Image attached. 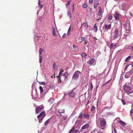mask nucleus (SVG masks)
I'll use <instances>...</instances> for the list:
<instances>
[{"instance_id": "f257e3e1", "label": "nucleus", "mask_w": 133, "mask_h": 133, "mask_svg": "<svg viewBox=\"0 0 133 133\" xmlns=\"http://www.w3.org/2000/svg\"><path fill=\"white\" fill-rule=\"evenodd\" d=\"M124 90L125 92L128 95H130L133 92V86L131 83H126L124 85Z\"/></svg>"}, {"instance_id": "f03ea898", "label": "nucleus", "mask_w": 133, "mask_h": 133, "mask_svg": "<svg viewBox=\"0 0 133 133\" xmlns=\"http://www.w3.org/2000/svg\"><path fill=\"white\" fill-rule=\"evenodd\" d=\"M100 125L102 129H104L106 125V122L105 119H101L100 122Z\"/></svg>"}, {"instance_id": "7ed1b4c3", "label": "nucleus", "mask_w": 133, "mask_h": 133, "mask_svg": "<svg viewBox=\"0 0 133 133\" xmlns=\"http://www.w3.org/2000/svg\"><path fill=\"white\" fill-rule=\"evenodd\" d=\"M44 109V106L43 105H40L39 106H36L35 109L36 113L38 114L41 112Z\"/></svg>"}, {"instance_id": "20e7f679", "label": "nucleus", "mask_w": 133, "mask_h": 133, "mask_svg": "<svg viewBox=\"0 0 133 133\" xmlns=\"http://www.w3.org/2000/svg\"><path fill=\"white\" fill-rule=\"evenodd\" d=\"M81 74V72L78 71H75L73 76L72 79H77Z\"/></svg>"}, {"instance_id": "39448f33", "label": "nucleus", "mask_w": 133, "mask_h": 133, "mask_svg": "<svg viewBox=\"0 0 133 133\" xmlns=\"http://www.w3.org/2000/svg\"><path fill=\"white\" fill-rule=\"evenodd\" d=\"M133 68H131V70L129 71L128 72H127L125 76V78H128L133 73Z\"/></svg>"}, {"instance_id": "423d86ee", "label": "nucleus", "mask_w": 133, "mask_h": 133, "mask_svg": "<svg viewBox=\"0 0 133 133\" xmlns=\"http://www.w3.org/2000/svg\"><path fill=\"white\" fill-rule=\"evenodd\" d=\"M87 63L88 64H90V65H94L96 64L95 59L94 58H92L89 60Z\"/></svg>"}, {"instance_id": "0eeeda50", "label": "nucleus", "mask_w": 133, "mask_h": 133, "mask_svg": "<svg viewBox=\"0 0 133 133\" xmlns=\"http://www.w3.org/2000/svg\"><path fill=\"white\" fill-rule=\"evenodd\" d=\"M118 31L119 30L118 29H116L115 30L114 35V39H116L119 37Z\"/></svg>"}, {"instance_id": "6e6552de", "label": "nucleus", "mask_w": 133, "mask_h": 133, "mask_svg": "<svg viewBox=\"0 0 133 133\" xmlns=\"http://www.w3.org/2000/svg\"><path fill=\"white\" fill-rule=\"evenodd\" d=\"M46 114L44 111H43L40 114L37 116L38 119H39V118H41L43 119L44 118Z\"/></svg>"}, {"instance_id": "1a4fd4ad", "label": "nucleus", "mask_w": 133, "mask_h": 133, "mask_svg": "<svg viewBox=\"0 0 133 133\" xmlns=\"http://www.w3.org/2000/svg\"><path fill=\"white\" fill-rule=\"evenodd\" d=\"M114 16L115 19L117 20H119V17H120L121 15L117 12H116L115 13Z\"/></svg>"}, {"instance_id": "9d476101", "label": "nucleus", "mask_w": 133, "mask_h": 133, "mask_svg": "<svg viewBox=\"0 0 133 133\" xmlns=\"http://www.w3.org/2000/svg\"><path fill=\"white\" fill-rule=\"evenodd\" d=\"M68 73L67 72H66L64 73L63 75H62V77L63 76L64 78L63 80L64 81H66L68 79Z\"/></svg>"}, {"instance_id": "9b49d317", "label": "nucleus", "mask_w": 133, "mask_h": 133, "mask_svg": "<svg viewBox=\"0 0 133 133\" xmlns=\"http://www.w3.org/2000/svg\"><path fill=\"white\" fill-rule=\"evenodd\" d=\"M88 25L87 23H84L81 25V29H82L83 28L84 29H86L88 28Z\"/></svg>"}, {"instance_id": "f8f14e48", "label": "nucleus", "mask_w": 133, "mask_h": 133, "mask_svg": "<svg viewBox=\"0 0 133 133\" xmlns=\"http://www.w3.org/2000/svg\"><path fill=\"white\" fill-rule=\"evenodd\" d=\"M109 24H108L106 23L104 24L105 28V29L107 30L110 29L111 27V24L110 23Z\"/></svg>"}, {"instance_id": "ddd939ff", "label": "nucleus", "mask_w": 133, "mask_h": 133, "mask_svg": "<svg viewBox=\"0 0 133 133\" xmlns=\"http://www.w3.org/2000/svg\"><path fill=\"white\" fill-rule=\"evenodd\" d=\"M63 72V70L62 69H61L60 70V71L59 73V75L58 76V78H59V80H58L59 82H61V77H62V73Z\"/></svg>"}, {"instance_id": "4468645a", "label": "nucleus", "mask_w": 133, "mask_h": 133, "mask_svg": "<svg viewBox=\"0 0 133 133\" xmlns=\"http://www.w3.org/2000/svg\"><path fill=\"white\" fill-rule=\"evenodd\" d=\"M68 94L69 96L72 97H75L76 95L75 93L73 92H71L69 93Z\"/></svg>"}, {"instance_id": "2eb2a0df", "label": "nucleus", "mask_w": 133, "mask_h": 133, "mask_svg": "<svg viewBox=\"0 0 133 133\" xmlns=\"http://www.w3.org/2000/svg\"><path fill=\"white\" fill-rule=\"evenodd\" d=\"M98 9L99 11L98 13V14L99 16H100L101 15L102 9L101 6H99L98 7Z\"/></svg>"}, {"instance_id": "dca6fc26", "label": "nucleus", "mask_w": 133, "mask_h": 133, "mask_svg": "<svg viewBox=\"0 0 133 133\" xmlns=\"http://www.w3.org/2000/svg\"><path fill=\"white\" fill-rule=\"evenodd\" d=\"M83 117L84 118L87 120H88L89 118V115L88 114H83Z\"/></svg>"}, {"instance_id": "f3484780", "label": "nucleus", "mask_w": 133, "mask_h": 133, "mask_svg": "<svg viewBox=\"0 0 133 133\" xmlns=\"http://www.w3.org/2000/svg\"><path fill=\"white\" fill-rule=\"evenodd\" d=\"M89 126V125L88 124H86L84 126H83L82 128V129H86L88 128Z\"/></svg>"}, {"instance_id": "a211bd4d", "label": "nucleus", "mask_w": 133, "mask_h": 133, "mask_svg": "<svg viewBox=\"0 0 133 133\" xmlns=\"http://www.w3.org/2000/svg\"><path fill=\"white\" fill-rule=\"evenodd\" d=\"M95 1L96 2H97L96 4H95L94 5V8L96 9L97 8V6L99 5V4L98 3V0H95Z\"/></svg>"}, {"instance_id": "6ab92c4d", "label": "nucleus", "mask_w": 133, "mask_h": 133, "mask_svg": "<svg viewBox=\"0 0 133 133\" xmlns=\"http://www.w3.org/2000/svg\"><path fill=\"white\" fill-rule=\"evenodd\" d=\"M112 18L113 17L112 16V15L111 14H109L108 16V19L109 21V22H110L111 21L110 20L112 19Z\"/></svg>"}, {"instance_id": "aec40b11", "label": "nucleus", "mask_w": 133, "mask_h": 133, "mask_svg": "<svg viewBox=\"0 0 133 133\" xmlns=\"http://www.w3.org/2000/svg\"><path fill=\"white\" fill-rule=\"evenodd\" d=\"M96 24H95L94 25L93 29L94 31L95 32H96L97 30V26L96 25Z\"/></svg>"}, {"instance_id": "412c9836", "label": "nucleus", "mask_w": 133, "mask_h": 133, "mask_svg": "<svg viewBox=\"0 0 133 133\" xmlns=\"http://www.w3.org/2000/svg\"><path fill=\"white\" fill-rule=\"evenodd\" d=\"M53 69L55 71L57 70V66L56 65L55 63H54L53 65Z\"/></svg>"}, {"instance_id": "4be33fe9", "label": "nucleus", "mask_w": 133, "mask_h": 133, "mask_svg": "<svg viewBox=\"0 0 133 133\" xmlns=\"http://www.w3.org/2000/svg\"><path fill=\"white\" fill-rule=\"evenodd\" d=\"M73 47L74 50L76 51H77L78 50V47L76 46L75 45L73 44Z\"/></svg>"}, {"instance_id": "5701e85b", "label": "nucleus", "mask_w": 133, "mask_h": 133, "mask_svg": "<svg viewBox=\"0 0 133 133\" xmlns=\"http://www.w3.org/2000/svg\"><path fill=\"white\" fill-rule=\"evenodd\" d=\"M83 113L82 112H81L78 116V118L82 119L83 117Z\"/></svg>"}, {"instance_id": "b1692460", "label": "nucleus", "mask_w": 133, "mask_h": 133, "mask_svg": "<svg viewBox=\"0 0 133 133\" xmlns=\"http://www.w3.org/2000/svg\"><path fill=\"white\" fill-rule=\"evenodd\" d=\"M110 81L111 79H110L109 81H108L105 83L103 85H102V87L103 86H105L107 85L108 84V83L110 82Z\"/></svg>"}, {"instance_id": "393cba45", "label": "nucleus", "mask_w": 133, "mask_h": 133, "mask_svg": "<svg viewBox=\"0 0 133 133\" xmlns=\"http://www.w3.org/2000/svg\"><path fill=\"white\" fill-rule=\"evenodd\" d=\"M81 55L82 57H85L87 55L85 52H82Z\"/></svg>"}, {"instance_id": "a878e982", "label": "nucleus", "mask_w": 133, "mask_h": 133, "mask_svg": "<svg viewBox=\"0 0 133 133\" xmlns=\"http://www.w3.org/2000/svg\"><path fill=\"white\" fill-rule=\"evenodd\" d=\"M119 122L123 126L125 124V123L124 122L121 120H120L119 121Z\"/></svg>"}, {"instance_id": "bb28decb", "label": "nucleus", "mask_w": 133, "mask_h": 133, "mask_svg": "<svg viewBox=\"0 0 133 133\" xmlns=\"http://www.w3.org/2000/svg\"><path fill=\"white\" fill-rule=\"evenodd\" d=\"M39 89L41 93H42L43 92V88L42 86H40L39 87Z\"/></svg>"}, {"instance_id": "cd10ccee", "label": "nucleus", "mask_w": 133, "mask_h": 133, "mask_svg": "<svg viewBox=\"0 0 133 133\" xmlns=\"http://www.w3.org/2000/svg\"><path fill=\"white\" fill-rule=\"evenodd\" d=\"M49 119H48L46 120L44 123L45 125H46L49 123Z\"/></svg>"}, {"instance_id": "c85d7f7f", "label": "nucleus", "mask_w": 133, "mask_h": 133, "mask_svg": "<svg viewBox=\"0 0 133 133\" xmlns=\"http://www.w3.org/2000/svg\"><path fill=\"white\" fill-rule=\"evenodd\" d=\"M90 85H91V86L90 87V90L91 91H92V89H93V85H92V82L91 81L90 82Z\"/></svg>"}, {"instance_id": "c756f323", "label": "nucleus", "mask_w": 133, "mask_h": 133, "mask_svg": "<svg viewBox=\"0 0 133 133\" xmlns=\"http://www.w3.org/2000/svg\"><path fill=\"white\" fill-rule=\"evenodd\" d=\"M87 7V5L86 4H84L82 6L83 8H86Z\"/></svg>"}, {"instance_id": "7c9ffc66", "label": "nucleus", "mask_w": 133, "mask_h": 133, "mask_svg": "<svg viewBox=\"0 0 133 133\" xmlns=\"http://www.w3.org/2000/svg\"><path fill=\"white\" fill-rule=\"evenodd\" d=\"M131 57V56H128L127 57V58H126V59L125 60V61L126 62H128V60H129V59H130Z\"/></svg>"}, {"instance_id": "2f4dec72", "label": "nucleus", "mask_w": 133, "mask_h": 133, "mask_svg": "<svg viewBox=\"0 0 133 133\" xmlns=\"http://www.w3.org/2000/svg\"><path fill=\"white\" fill-rule=\"evenodd\" d=\"M130 65V64L126 65V66H125V67L124 68V71L126 70H127V69L128 66Z\"/></svg>"}, {"instance_id": "473e14b6", "label": "nucleus", "mask_w": 133, "mask_h": 133, "mask_svg": "<svg viewBox=\"0 0 133 133\" xmlns=\"http://www.w3.org/2000/svg\"><path fill=\"white\" fill-rule=\"evenodd\" d=\"M39 83L40 85H44L45 84V83L44 82H39Z\"/></svg>"}, {"instance_id": "72a5a7b5", "label": "nucleus", "mask_w": 133, "mask_h": 133, "mask_svg": "<svg viewBox=\"0 0 133 133\" xmlns=\"http://www.w3.org/2000/svg\"><path fill=\"white\" fill-rule=\"evenodd\" d=\"M52 33L53 36H57V35L55 33V31H52Z\"/></svg>"}, {"instance_id": "f704fd0d", "label": "nucleus", "mask_w": 133, "mask_h": 133, "mask_svg": "<svg viewBox=\"0 0 133 133\" xmlns=\"http://www.w3.org/2000/svg\"><path fill=\"white\" fill-rule=\"evenodd\" d=\"M95 109V108L94 106H92L91 107V111H94Z\"/></svg>"}, {"instance_id": "c9c22d12", "label": "nucleus", "mask_w": 133, "mask_h": 133, "mask_svg": "<svg viewBox=\"0 0 133 133\" xmlns=\"http://www.w3.org/2000/svg\"><path fill=\"white\" fill-rule=\"evenodd\" d=\"M43 119L42 118H41L40 119V118H39V119H38L39 120L38 122L39 123H41L42 122V121Z\"/></svg>"}, {"instance_id": "e433bc0d", "label": "nucleus", "mask_w": 133, "mask_h": 133, "mask_svg": "<svg viewBox=\"0 0 133 133\" xmlns=\"http://www.w3.org/2000/svg\"><path fill=\"white\" fill-rule=\"evenodd\" d=\"M71 2V1H69L67 3H66V6H68L70 5V4Z\"/></svg>"}, {"instance_id": "4c0bfd02", "label": "nucleus", "mask_w": 133, "mask_h": 133, "mask_svg": "<svg viewBox=\"0 0 133 133\" xmlns=\"http://www.w3.org/2000/svg\"><path fill=\"white\" fill-rule=\"evenodd\" d=\"M70 31H71V27L70 26L69 27V28L68 29V33H67V34L68 35H69V33H70Z\"/></svg>"}, {"instance_id": "58836bf2", "label": "nucleus", "mask_w": 133, "mask_h": 133, "mask_svg": "<svg viewBox=\"0 0 133 133\" xmlns=\"http://www.w3.org/2000/svg\"><path fill=\"white\" fill-rule=\"evenodd\" d=\"M81 39L83 41H85V37H82L81 38Z\"/></svg>"}, {"instance_id": "ea45409f", "label": "nucleus", "mask_w": 133, "mask_h": 133, "mask_svg": "<svg viewBox=\"0 0 133 133\" xmlns=\"http://www.w3.org/2000/svg\"><path fill=\"white\" fill-rule=\"evenodd\" d=\"M59 113V114L61 115V116H62V115H61V113H64L65 111L64 110H63L62 112H61L60 111H58V112Z\"/></svg>"}, {"instance_id": "a19ab883", "label": "nucleus", "mask_w": 133, "mask_h": 133, "mask_svg": "<svg viewBox=\"0 0 133 133\" xmlns=\"http://www.w3.org/2000/svg\"><path fill=\"white\" fill-rule=\"evenodd\" d=\"M39 57H40V58L39 59V61L41 63L42 62V56L41 55V56H40Z\"/></svg>"}, {"instance_id": "79ce46f5", "label": "nucleus", "mask_w": 133, "mask_h": 133, "mask_svg": "<svg viewBox=\"0 0 133 133\" xmlns=\"http://www.w3.org/2000/svg\"><path fill=\"white\" fill-rule=\"evenodd\" d=\"M62 118L64 119V120H65L67 118V117L66 116H63V117H62Z\"/></svg>"}, {"instance_id": "37998d69", "label": "nucleus", "mask_w": 133, "mask_h": 133, "mask_svg": "<svg viewBox=\"0 0 133 133\" xmlns=\"http://www.w3.org/2000/svg\"><path fill=\"white\" fill-rule=\"evenodd\" d=\"M121 101L123 104L125 105V101L124 100L122 99Z\"/></svg>"}, {"instance_id": "c03bdc74", "label": "nucleus", "mask_w": 133, "mask_h": 133, "mask_svg": "<svg viewBox=\"0 0 133 133\" xmlns=\"http://www.w3.org/2000/svg\"><path fill=\"white\" fill-rule=\"evenodd\" d=\"M72 133H77L75 130H74V128H73V130L72 131Z\"/></svg>"}, {"instance_id": "a18cd8bd", "label": "nucleus", "mask_w": 133, "mask_h": 133, "mask_svg": "<svg viewBox=\"0 0 133 133\" xmlns=\"http://www.w3.org/2000/svg\"><path fill=\"white\" fill-rule=\"evenodd\" d=\"M42 51V48H40L39 50V53L40 54H41Z\"/></svg>"}, {"instance_id": "49530a36", "label": "nucleus", "mask_w": 133, "mask_h": 133, "mask_svg": "<svg viewBox=\"0 0 133 133\" xmlns=\"http://www.w3.org/2000/svg\"><path fill=\"white\" fill-rule=\"evenodd\" d=\"M39 5V8H43V5L41 4L40 3H39V5Z\"/></svg>"}, {"instance_id": "de8ad7c7", "label": "nucleus", "mask_w": 133, "mask_h": 133, "mask_svg": "<svg viewBox=\"0 0 133 133\" xmlns=\"http://www.w3.org/2000/svg\"><path fill=\"white\" fill-rule=\"evenodd\" d=\"M66 33L64 34L62 36V38H65L66 37Z\"/></svg>"}, {"instance_id": "09e8293b", "label": "nucleus", "mask_w": 133, "mask_h": 133, "mask_svg": "<svg viewBox=\"0 0 133 133\" xmlns=\"http://www.w3.org/2000/svg\"><path fill=\"white\" fill-rule=\"evenodd\" d=\"M110 46H111V49H112L113 48V46H114V45H113V43H111V44Z\"/></svg>"}, {"instance_id": "8fccbe9b", "label": "nucleus", "mask_w": 133, "mask_h": 133, "mask_svg": "<svg viewBox=\"0 0 133 133\" xmlns=\"http://www.w3.org/2000/svg\"><path fill=\"white\" fill-rule=\"evenodd\" d=\"M130 113L133 116V109H132L130 111Z\"/></svg>"}, {"instance_id": "3c124183", "label": "nucleus", "mask_w": 133, "mask_h": 133, "mask_svg": "<svg viewBox=\"0 0 133 133\" xmlns=\"http://www.w3.org/2000/svg\"><path fill=\"white\" fill-rule=\"evenodd\" d=\"M117 45V44H115L114 45L113 47V48L112 49H115Z\"/></svg>"}, {"instance_id": "603ef678", "label": "nucleus", "mask_w": 133, "mask_h": 133, "mask_svg": "<svg viewBox=\"0 0 133 133\" xmlns=\"http://www.w3.org/2000/svg\"><path fill=\"white\" fill-rule=\"evenodd\" d=\"M52 31H55V28L54 26H52Z\"/></svg>"}, {"instance_id": "864d4df0", "label": "nucleus", "mask_w": 133, "mask_h": 133, "mask_svg": "<svg viewBox=\"0 0 133 133\" xmlns=\"http://www.w3.org/2000/svg\"><path fill=\"white\" fill-rule=\"evenodd\" d=\"M93 2V0H89V2L90 3H92Z\"/></svg>"}, {"instance_id": "5fc2aeb1", "label": "nucleus", "mask_w": 133, "mask_h": 133, "mask_svg": "<svg viewBox=\"0 0 133 133\" xmlns=\"http://www.w3.org/2000/svg\"><path fill=\"white\" fill-rule=\"evenodd\" d=\"M73 128H72V129H71L70 131H69V132L68 133H71V132H72V131L73 130Z\"/></svg>"}, {"instance_id": "6e6d98bb", "label": "nucleus", "mask_w": 133, "mask_h": 133, "mask_svg": "<svg viewBox=\"0 0 133 133\" xmlns=\"http://www.w3.org/2000/svg\"><path fill=\"white\" fill-rule=\"evenodd\" d=\"M114 132L115 133H117V130L116 129H115L114 128Z\"/></svg>"}, {"instance_id": "4d7b16f0", "label": "nucleus", "mask_w": 133, "mask_h": 133, "mask_svg": "<svg viewBox=\"0 0 133 133\" xmlns=\"http://www.w3.org/2000/svg\"><path fill=\"white\" fill-rule=\"evenodd\" d=\"M69 14V15H70V18H71V14L70 12H68V14Z\"/></svg>"}, {"instance_id": "13d9d810", "label": "nucleus", "mask_w": 133, "mask_h": 133, "mask_svg": "<svg viewBox=\"0 0 133 133\" xmlns=\"http://www.w3.org/2000/svg\"><path fill=\"white\" fill-rule=\"evenodd\" d=\"M131 82L132 81V79H133V75H132L131 77Z\"/></svg>"}, {"instance_id": "bf43d9fd", "label": "nucleus", "mask_w": 133, "mask_h": 133, "mask_svg": "<svg viewBox=\"0 0 133 133\" xmlns=\"http://www.w3.org/2000/svg\"><path fill=\"white\" fill-rule=\"evenodd\" d=\"M76 131V132L77 133V132H79V130H78V129H76V130H75Z\"/></svg>"}, {"instance_id": "052dcab7", "label": "nucleus", "mask_w": 133, "mask_h": 133, "mask_svg": "<svg viewBox=\"0 0 133 133\" xmlns=\"http://www.w3.org/2000/svg\"><path fill=\"white\" fill-rule=\"evenodd\" d=\"M41 3L40 0H39V2L38 3V4L39 5V3Z\"/></svg>"}, {"instance_id": "680f3d73", "label": "nucleus", "mask_w": 133, "mask_h": 133, "mask_svg": "<svg viewBox=\"0 0 133 133\" xmlns=\"http://www.w3.org/2000/svg\"><path fill=\"white\" fill-rule=\"evenodd\" d=\"M85 42L84 43V44H86L87 43V42H86V41H84Z\"/></svg>"}, {"instance_id": "e2e57ef3", "label": "nucleus", "mask_w": 133, "mask_h": 133, "mask_svg": "<svg viewBox=\"0 0 133 133\" xmlns=\"http://www.w3.org/2000/svg\"><path fill=\"white\" fill-rule=\"evenodd\" d=\"M131 65H132V67L133 68V62H132V63H131Z\"/></svg>"}, {"instance_id": "0e129e2a", "label": "nucleus", "mask_w": 133, "mask_h": 133, "mask_svg": "<svg viewBox=\"0 0 133 133\" xmlns=\"http://www.w3.org/2000/svg\"><path fill=\"white\" fill-rule=\"evenodd\" d=\"M74 4H73L72 5V6H73V10H74Z\"/></svg>"}, {"instance_id": "69168bd1", "label": "nucleus", "mask_w": 133, "mask_h": 133, "mask_svg": "<svg viewBox=\"0 0 133 133\" xmlns=\"http://www.w3.org/2000/svg\"><path fill=\"white\" fill-rule=\"evenodd\" d=\"M131 49H132V50L133 51V46H132Z\"/></svg>"}, {"instance_id": "338daca9", "label": "nucleus", "mask_w": 133, "mask_h": 133, "mask_svg": "<svg viewBox=\"0 0 133 133\" xmlns=\"http://www.w3.org/2000/svg\"><path fill=\"white\" fill-rule=\"evenodd\" d=\"M106 31H106V30H104V32L105 31L106 32Z\"/></svg>"}, {"instance_id": "774afa93", "label": "nucleus", "mask_w": 133, "mask_h": 133, "mask_svg": "<svg viewBox=\"0 0 133 133\" xmlns=\"http://www.w3.org/2000/svg\"><path fill=\"white\" fill-rule=\"evenodd\" d=\"M99 133H102V132L101 131H100V132H99Z\"/></svg>"}]
</instances>
